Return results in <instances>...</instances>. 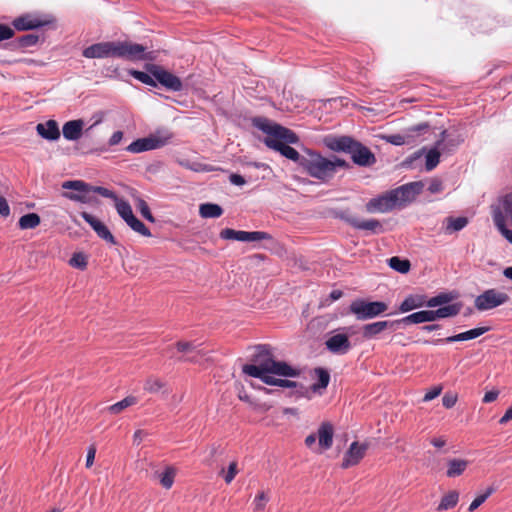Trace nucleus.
I'll return each instance as SVG.
<instances>
[{"label": "nucleus", "instance_id": "7c9ffc66", "mask_svg": "<svg viewBox=\"0 0 512 512\" xmlns=\"http://www.w3.org/2000/svg\"><path fill=\"white\" fill-rule=\"evenodd\" d=\"M199 213L203 218H218L223 214V209L218 204L204 203L200 205Z\"/></svg>", "mask_w": 512, "mask_h": 512}, {"label": "nucleus", "instance_id": "f257e3e1", "mask_svg": "<svg viewBox=\"0 0 512 512\" xmlns=\"http://www.w3.org/2000/svg\"><path fill=\"white\" fill-rule=\"evenodd\" d=\"M242 372L250 377L260 379L263 383L273 375L279 377H298L301 374L299 368L293 367L285 361H278L274 357L273 348L269 344L255 346L251 356V363L242 367Z\"/></svg>", "mask_w": 512, "mask_h": 512}, {"label": "nucleus", "instance_id": "dca6fc26", "mask_svg": "<svg viewBox=\"0 0 512 512\" xmlns=\"http://www.w3.org/2000/svg\"><path fill=\"white\" fill-rule=\"evenodd\" d=\"M81 217L92 227L98 237L106 242L115 245L116 241L107 226L88 212H82Z\"/></svg>", "mask_w": 512, "mask_h": 512}, {"label": "nucleus", "instance_id": "1a4fd4ad", "mask_svg": "<svg viewBox=\"0 0 512 512\" xmlns=\"http://www.w3.org/2000/svg\"><path fill=\"white\" fill-rule=\"evenodd\" d=\"M388 309V305L382 301H365V300H355L350 306L349 310L353 313L358 320H368L375 318L383 313H385Z\"/></svg>", "mask_w": 512, "mask_h": 512}, {"label": "nucleus", "instance_id": "aec40b11", "mask_svg": "<svg viewBox=\"0 0 512 512\" xmlns=\"http://www.w3.org/2000/svg\"><path fill=\"white\" fill-rule=\"evenodd\" d=\"M164 142L158 137H147L137 139L127 146L126 150L131 153H141L153 149L160 148Z\"/></svg>", "mask_w": 512, "mask_h": 512}, {"label": "nucleus", "instance_id": "864d4df0", "mask_svg": "<svg viewBox=\"0 0 512 512\" xmlns=\"http://www.w3.org/2000/svg\"><path fill=\"white\" fill-rule=\"evenodd\" d=\"M489 329H490L489 327H477V328L465 331V332H463L464 339H465V341L475 339V338L483 335L487 331H489Z\"/></svg>", "mask_w": 512, "mask_h": 512}, {"label": "nucleus", "instance_id": "09e8293b", "mask_svg": "<svg viewBox=\"0 0 512 512\" xmlns=\"http://www.w3.org/2000/svg\"><path fill=\"white\" fill-rule=\"evenodd\" d=\"M174 478L175 470L169 467L161 474L160 483L164 488L170 489L174 483Z\"/></svg>", "mask_w": 512, "mask_h": 512}, {"label": "nucleus", "instance_id": "4be33fe9", "mask_svg": "<svg viewBox=\"0 0 512 512\" xmlns=\"http://www.w3.org/2000/svg\"><path fill=\"white\" fill-rule=\"evenodd\" d=\"M346 223L358 230H367L378 234L383 232V226L377 219L359 220L355 217H343Z\"/></svg>", "mask_w": 512, "mask_h": 512}, {"label": "nucleus", "instance_id": "79ce46f5", "mask_svg": "<svg viewBox=\"0 0 512 512\" xmlns=\"http://www.w3.org/2000/svg\"><path fill=\"white\" fill-rule=\"evenodd\" d=\"M130 74L137 79L138 81L142 82L143 84L156 87L157 83L155 81V78L147 71H138V70H131Z\"/></svg>", "mask_w": 512, "mask_h": 512}, {"label": "nucleus", "instance_id": "ea45409f", "mask_svg": "<svg viewBox=\"0 0 512 512\" xmlns=\"http://www.w3.org/2000/svg\"><path fill=\"white\" fill-rule=\"evenodd\" d=\"M127 225L134 230L135 232L139 233L142 236L150 237L151 232L146 227V225L140 221L138 218L135 217V215L127 222Z\"/></svg>", "mask_w": 512, "mask_h": 512}, {"label": "nucleus", "instance_id": "c85d7f7f", "mask_svg": "<svg viewBox=\"0 0 512 512\" xmlns=\"http://www.w3.org/2000/svg\"><path fill=\"white\" fill-rule=\"evenodd\" d=\"M75 192H65L63 196L69 200L80 202V203H92L95 198L91 195L93 190L87 189H73Z\"/></svg>", "mask_w": 512, "mask_h": 512}, {"label": "nucleus", "instance_id": "20e7f679", "mask_svg": "<svg viewBox=\"0 0 512 512\" xmlns=\"http://www.w3.org/2000/svg\"><path fill=\"white\" fill-rule=\"evenodd\" d=\"M349 163L344 159L333 156L326 158L320 153L308 150L301 162V168L311 177L322 182L331 180L339 168L348 169Z\"/></svg>", "mask_w": 512, "mask_h": 512}, {"label": "nucleus", "instance_id": "603ef678", "mask_svg": "<svg viewBox=\"0 0 512 512\" xmlns=\"http://www.w3.org/2000/svg\"><path fill=\"white\" fill-rule=\"evenodd\" d=\"M69 264L74 268L84 270L87 267V257L83 253H74Z\"/></svg>", "mask_w": 512, "mask_h": 512}, {"label": "nucleus", "instance_id": "0eeeda50", "mask_svg": "<svg viewBox=\"0 0 512 512\" xmlns=\"http://www.w3.org/2000/svg\"><path fill=\"white\" fill-rule=\"evenodd\" d=\"M56 18L51 14L24 13L12 21V28L17 31H30L46 26H53Z\"/></svg>", "mask_w": 512, "mask_h": 512}, {"label": "nucleus", "instance_id": "c9c22d12", "mask_svg": "<svg viewBox=\"0 0 512 512\" xmlns=\"http://www.w3.org/2000/svg\"><path fill=\"white\" fill-rule=\"evenodd\" d=\"M41 222L40 216L36 213H28L23 215L19 219V227L23 230L25 229H34L36 228Z\"/></svg>", "mask_w": 512, "mask_h": 512}, {"label": "nucleus", "instance_id": "4468645a", "mask_svg": "<svg viewBox=\"0 0 512 512\" xmlns=\"http://www.w3.org/2000/svg\"><path fill=\"white\" fill-rule=\"evenodd\" d=\"M367 449V444H359L357 441L352 442L344 455L341 467L347 469L357 465L364 458Z\"/></svg>", "mask_w": 512, "mask_h": 512}, {"label": "nucleus", "instance_id": "a211bd4d", "mask_svg": "<svg viewBox=\"0 0 512 512\" xmlns=\"http://www.w3.org/2000/svg\"><path fill=\"white\" fill-rule=\"evenodd\" d=\"M326 348L333 354L343 355L351 349L348 335L338 333L329 337L325 342Z\"/></svg>", "mask_w": 512, "mask_h": 512}, {"label": "nucleus", "instance_id": "680f3d73", "mask_svg": "<svg viewBox=\"0 0 512 512\" xmlns=\"http://www.w3.org/2000/svg\"><path fill=\"white\" fill-rule=\"evenodd\" d=\"M0 215L2 217H8L10 215V207L4 196L0 194Z\"/></svg>", "mask_w": 512, "mask_h": 512}, {"label": "nucleus", "instance_id": "412c9836", "mask_svg": "<svg viewBox=\"0 0 512 512\" xmlns=\"http://www.w3.org/2000/svg\"><path fill=\"white\" fill-rule=\"evenodd\" d=\"M204 79L200 74L192 73L189 74L184 80H182V91L185 94H194L200 96L205 91L203 89Z\"/></svg>", "mask_w": 512, "mask_h": 512}, {"label": "nucleus", "instance_id": "5701e85b", "mask_svg": "<svg viewBox=\"0 0 512 512\" xmlns=\"http://www.w3.org/2000/svg\"><path fill=\"white\" fill-rule=\"evenodd\" d=\"M334 436V428L330 422H323L318 428L317 438L320 452L328 450L332 447Z\"/></svg>", "mask_w": 512, "mask_h": 512}, {"label": "nucleus", "instance_id": "a878e982", "mask_svg": "<svg viewBox=\"0 0 512 512\" xmlns=\"http://www.w3.org/2000/svg\"><path fill=\"white\" fill-rule=\"evenodd\" d=\"M83 130L82 120L68 121L63 125V136L67 140H77L81 137Z\"/></svg>", "mask_w": 512, "mask_h": 512}, {"label": "nucleus", "instance_id": "2eb2a0df", "mask_svg": "<svg viewBox=\"0 0 512 512\" xmlns=\"http://www.w3.org/2000/svg\"><path fill=\"white\" fill-rule=\"evenodd\" d=\"M365 207L366 211L369 213H386L393 210L396 206L394 204L390 191H388L379 197L372 198L371 200H369L366 203Z\"/></svg>", "mask_w": 512, "mask_h": 512}, {"label": "nucleus", "instance_id": "49530a36", "mask_svg": "<svg viewBox=\"0 0 512 512\" xmlns=\"http://www.w3.org/2000/svg\"><path fill=\"white\" fill-rule=\"evenodd\" d=\"M276 375H273L271 378H267V382L265 384L270 386H279L283 388H295L297 387V382L288 380V379H281L275 377Z\"/></svg>", "mask_w": 512, "mask_h": 512}, {"label": "nucleus", "instance_id": "774afa93", "mask_svg": "<svg viewBox=\"0 0 512 512\" xmlns=\"http://www.w3.org/2000/svg\"><path fill=\"white\" fill-rule=\"evenodd\" d=\"M498 395H499V391L498 390L488 391V392L485 393L482 401L484 403H491V402H493V401H495L497 399Z\"/></svg>", "mask_w": 512, "mask_h": 512}, {"label": "nucleus", "instance_id": "473e14b6", "mask_svg": "<svg viewBox=\"0 0 512 512\" xmlns=\"http://www.w3.org/2000/svg\"><path fill=\"white\" fill-rule=\"evenodd\" d=\"M463 140L459 137H450L446 131L441 133V139L437 141V148L450 151L457 147Z\"/></svg>", "mask_w": 512, "mask_h": 512}, {"label": "nucleus", "instance_id": "423d86ee", "mask_svg": "<svg viewBox=\"0 0 512 512\" xmlns=\"http://www.w3.org/2000/svg\"><path fill=\"white\" fill-rule=\"evenodd\" d=\"M459 304H450L438 308L437 310H422L412 313L404 318H401L403 324H420L424 322H432L437 319L453 317L460 312Z\"/></svg>", "mask_w": 512, "mask_h": 512}, {"label": "nucleus", "instance_id": "6e6d98bb", "mask_svg": "<svg viewBox=\"0 0 512 512\" xmlns=\"http://www.w3.org/2000/svg\"><path fill=\"white\" fill-rule=\"evenodd\" d=\"M457 341H465L464 339V334L463 332L462 333H459V334H456V335H453V336H449L445 339H437L435 341H428V340H424L423 343L424 344H429V343H432V344H440V343H453V342H457Z\"/></svg>", "mask_w": 512, "mask_h": 512}, {"label": "nucleus", "instance_id": "b1692460", "mask_svg": "<svg viewBox=\"0 0 512 512\" xmlns=\"http://www.w3.org/2000/svg\"><path fill=\"white\" fill-rule=\"evenodd\" d=\"M39 42V36L36 34L22 35L6 44V48L11 51L24 50L35 46Z\"/></svg>", "mask_w": 512, "mask_h": 512}, {"label": "nucleus", "instance_id": "de8ad7c7", "mask_svg": "<svg viewBox=\"0 0 512 512\" xmlns=\"http://www.w3.org/2000/svg\"><path fill=\"white\" fill-rule=\"evenodd\" d=\"M494 492V488L493 487H488L487 490L481 494V495H478L472 502L471 504L469 505V512H473L475 511L480 505H482L486 500L487 498Z\"/></svg>", "mask_w": 512, "mask_h": 512}, {"label": "nucleus", "instance_id": "2f4dec72", "mask_svg": "<svg viewBox=\"0 0 512 512\" xmlns=\"http://www.w3.org/2000/svg\"><path fill=\"white\" fill-rule=\"evenodd\" d=\"M459 501V493L456 490L449 491L445 494L437 507L438 511L449 510L454 508Z\"/></svg>", "mask_w": 512, "mask_h": 512}, {"label": "nucleus", "instance_id": "a19ab883", "mask_svg": "<svg viewBox=\"0 0 512 512\" xmlns=\"http://www.w3.org/2000/svg\"><path fill=\"white\" fill-rule=\"evenodd\" d=\"M238 472L239 470L237 461H232L229 464L227 471H225L224 468L220 470L219 476H223L225 483L230 484L234 480Z\"/></svg>", "mask_w": 512, "mask_h": 512}, {"label": "nucleus", "instance_id": "39448f33", "mask_svg": "<svg viewBox=\"0 0 512 512\" xmlns=\"http://www.w3.org/2000/svg\"><path fill=\"white\" fill-rule=\"evenodd\" d=\"M324 143L332 151L350 154L353 163L360 167H370L376 163L374 153L350 136H328Z\"/></svg>", "mask_w": 512, "mask_h": 512}, {"label": "nucleus", "instance_id": "5fc2aeb1", "mask_svg": "<svg viewBox=\"0 0 512 512\" xmlns=\"http://www.w3.org/2000/svg\"><path fill=\"white\" fill-rule=\"evenodd\" d=\"M176 349L185 354H191L196 352V346L193 344V342L188 341H178L176 344Z\"/></svg>", "mask_w": 512, "mask_h": 512}, {"label": "nucleus", "instance_id": "6ab92c4d", "mask_svg": "<svg viewBox=\"0 0 512 512\" xmlns=\"http://www.w3.org/2000/svg\"><path fill=\"white\" fill-rule=\"evenodd\" d=\"M403 324L401 319L394 321H377L363 326L362 334L366 339H371L382 333L384 330L390 328L395 329L396 326Z\"/></svg>", "mask_w": 512, "mask_h": 512}, {"label": "nucleus", "instance_id": "58836bf2", "mask_svg": "<svg viewBox=\"0 0 512 512\" xmlns=\"http://www.w3.org/2000/svg\"><path fill=\"white\" fill-rule=\"evenodd\" d=\"M137 399L134 396H127L121 401L111 405L108 407V411L112 414H118L122 412L124 409L136 404Z\"/></svg>", "mask_w": 512, "mask_h": 512}, {"label": "nucleus", "instance_id": "e2e57ef3", "mask_svg": "<svg viewBox=\"0 0 512 512\" xmlns=\"http://www.w3.org/2000/svg\"><path fill=\"white\" fill-rule=\"evenodd\" d=\"M387 141L393 145L401 146L406 143L405 136L401 134H393L387 137Z\"/></svg>", "mask_w": 512, "mask_h": 512}, {"label": "nucleus", "instance_id": "cd10ccee", "mask_svg": "<svg viewBox=\"0 0 512 512\" xmlns=\"http://www.w3.org/2000/svg\"><path fill=\"white\" fill-rule=\"evenodd\" d=\"M426 306V297L423 295H410L400 304L399 310L402 313L409 312L416 308Z\"/></svg>", "mask_w": 512, "mask_h": 512}, {"label": "nucleus", "instance_id": "052dcab7", "mask_svg": "<svg viewBox=\"0 0 512 512\" xmlns=\"http://www.w3.org/2000/svg\"><path fill=\"white\" fill-rule=\"evenodd\" d=\"M442 387L441 386H435L431 390H429L423 397L424 402L431 401L438 397L441 394Z\"/></svg>", "mask_w": 512, "mask_h": 512}, {"label": "nucleus", "instance_id": "4d7b16f0", "mask_svg": "<svg viewBox=\"0 0 512 512\" xmlns=\"http://www.w3.org/2000/svg\"><path fill=\"white\" fill-rule=\"evenodd\" d=\"M14 29L4 23H0V42L10 40L14 37Z\"/></svg>", "mask_w": 512, "mask_h": 512}, {"label": "nucleus", "instance_id": "ddd939ff", "mask_svg": "<svg viewBox=\"0 0 512 512\" xmlns=\"http://www.w3.org/2000/svg\"><path fill=\"white\" fill-rule=\"evenodd\" d=\"M220 237L225 240H237V241H261L270 240L272 236L264 231H238L231 228H225L220 232Z\"/></svg>", "mask_w": 512, "mask_h": 512}, {"label": "nucleus", "instance_id": "338daca9", "mask_svg": "<svg viewBox=\"0 0 512 512\" xmlns=\"http://www.w3.org/2000/svg\"><path fill=\"white\" fill-rule=\"evenodd\" d=\"M122 139H123V132L122 131H116L110 137V139L108 141V144L110 146H115V145L119 144Z\"/></svg>", "mask_w": 512, "mask_h": 512}, {"label": "nucleus", "instance_id": "c756f323", "mask_svg": "<svg viewBox=\"0 0 512 512\" xmlns=\"http://www.w3.org/2000/svg\"><path fill=\"white\" fill-rule=\"evenodd\" d=\"M279 102H273V105H279V108L289 112H300L303 109L302 98H279Z\"/></svg>", "mask_w": 512, "mask_h": 512}, {"label": "nucleus", "instance_id": "69168bd1", "mask_svg": "<svg viewBox=\"0 0 512 512\" xmlns=\"http://www.w3.org/2000/svg\"><path fill=\"white\" fill-rule=\"evenodd\" d=\"M95 455H96V448H95L94 445H91L88 448L87 456H86V467L87 468H90L93 465L94 459H95Z\"/></svg>", "mask_w": 512, "mask_h": 512}, {"label": "nucleus", "instance_id": "13d9d810", "mask_svg": "<svg viewBox=\"0 0 512 512\" xmlns=\"http://www.w3.org/2000/svg\"><path fill=\"white\" fill-rule=\"evenodd\" d=\"M457 395L454 393H446L442 398V404L445 408H452L457 402Z\"/></svg>", "mask_w": 512, "mask_h": 512}, {"label": "nucleus", "instance_id": "72a5a7b5", "mask_svg": "<svg viewBox=\"0 0 512 512\" xmlns=\"http://www.w3.org/2000/svg\"><path fill=\"white\" fill-rule=\"evenodd\" d=\"M445 231L446 233H453L462 230L468 224V219L466 217H447L445 219Z\"/></svg>", "mask_w": 512, "mask_h": 512}, {"label": "nucleus", "instance_id": "7ed1b4c3", "mask_svg": "<svg viewBox=\"0 0 512 512\" xmlns=\"http://www.w3.org/2000/svg\"><path fill=\"white\" fill-rule=\"evenodd\" d=\"M82 55L85 58H119L127 61L154 60L153 52H147V47L130 41H107L86 47Z\"/></svg>", "mask_w": 512, "mask_h": 512}, {"label": "nucleus", "instance_id": "6e6552de", "mask_svg": "<svg viewBox=\"0 0 512 512\" xmlns=\"http://www.w3.org/2000/svg\"><path fill=\"white\" fill-rule=\"evenodd\" d=\"M490 215L495 227L512 225V191L495 199L490 205Z\"/></svg>", "mask_w": 512, "mask_h": 512}, {"label": "nucleus", "instance_id": "c03bdc74", "mask_svg": "<svg viewBox=\"0 0 512 512\" xmlns=\"http://www.w3.org/2000/svg\"><path fill=\"white\" fill-rule=\"evenodd\" d=\"M453 297L449 293H440L426 300L427 307H437L449 303Z\"/></svg>", "mask_w": 512, "mask_h": 512}, {"label": "nucleus", "instance_id": "f03ea898", "mask_svg": "<svg viewBox=\"0 0 512 512\" xmlns=\"http://www.w3.org/2000/svg\"><path fill=\"white\" fill-rule=\"evenodd\" d=\"M252 125L266 134L263 143L270 149L279 152L285 158L296 162L301 167L303 155L290 146L299 141L298 136L290 129L281 126L266 117H254Z\"/></svg>", "mask_w": 512, "mask_h": 512}, {"label": "nucleus", "instance_id": "8fccbe9b", "mask_svg": "<svg viewBox=\"0 0 512 512\" xmlns=\"http://www.w3.org/2000/svg\"><path fill=\"white\" fill-rule=\"evenodd\" d=\"M269 501V496L265 491H260L254 498L253 505L254 511L259 512L263 511L266 507V504Z\"/></svg>", "mask_w": 512, "mask_h": 512}, {"label": "nucleus", "instance_id": "9d476101", "mask_svg": "<svg viewBox=\"0 0 512 512\" xmlns=\"http://www.w3.org/2000/svg\"><path fill=\"white\" fill-rule=\"evenodd\" d=\"M146 69L162 87L168 91L181 92L182 80L175 74L156 64H147Z\"/></svg>", "mask_w": 512, "mask_h": 512}, {"label": "nucleus", "instance_id": "9b49d317", "mask_svg": "<svg viewBox=\"0 0 512 512\" xmlns=\"http://www.w3.org/2000/svg\"><path fill=\"white\" fill-rule=\"evenodd\" d=\"M510 297L497 289H487L475 298L474 306L478 311H487L506 304Z\"/></svg>", "mask_w": 512, "mask_h": 512}, {"label": "nucleus", "instance_id": "f3484780", "mask_svg": "<svg viewBox=\"0 0 512 512\" xmlns=\"http://www.w3.org/2000/svg\"><path fill=\"white\" fill-rule=\"evenodd\" d=\"M62 188L63 189L93 190V193H97L105 198H110L113 200H117V198H118L113 191H111L105 187H101V186H92L82 180L65 181L62 184Z\"/></svg>", "mask_w": 512, "mask_h": 512}, {"label": "nucleus", "instance_id": "0e129e2a", "mask_svg": "<svg viewBox=\"0 0 512 512\" xmlns=\"http://www.w3.org/2000/svg\"><path fill=\"white\" fill-rule=\"evenodd\" d=\"M510 225H504V226H498V227H495L498 232L507 240L509 241L511 244H512V230H510L508 227Z\"/></svg>", "mask_w": 512, "mask_h": 512}, {"label": "nucleus", "instance_id": "bb28decb", "mask_svg": "<svg viewBox=\"0 0 512 512\" xmlns=\"http://www.w3.org/2000/svg\"><path fill=\"white\" fill-rule=\"evenodd\" d=\"M469 465V461L460 458H452L447 461L446 476L455 478L462 475Z\"/></svg>", "mask_w": 512, "mask_h": 512}, {"label": "nucleus", "instance_id": "f704fd0d", "mask_svg": "<svg viewBox=\"0 0 512 512\" xmlns=\"http://www.w3.org/2000/svg\"><path fill=\"white\" fill-rule=\"evenodd\" d=\"M315 373L318 376V382L311 386L313 392H319L327 388L330 381V374L323 368H316Z\"/></svg>", "mask_w": 512, "mask_h": 512}, {"label": "nucleus", "instance_id": "f8f14e48", "mask_svg": "<svg viewBox=\"0 0 512 512\" xmlns=\"http://www.w3.org/2000/svg\"><path fill=\"white\" fill-rule=\"evenodd\" d=\"M422 182H411L390 190L395 206L412 202L422 192Z\"/></svg>", "mask_w": 512, "mask_h": 512}, {"label": "nucleus", "instance_id": "e433bc0d", "mask_svg": "<svg viewBox=\"0 0 512 512\" xmlns=\"http://www.w3.org/2000/svg\"><path fill=\"white\" fill-rule=\"evenodd\" d=\"M388 264L393 270L403 273V274L409 272L410 267H411L409 260L401 259L397 256L391 257L388 260Z\"/></svg>", "mask_w": 512, "mask_h": 512}, {"label": "nucleus", "instance_id": "bf43d9fd", "mask_svg": "<svg viewBox=\"0 0 512 512\" xmlns=\"http://www.w3.org/2000/svg\"><path fill=\"white\" fill-rule=\"evenodd\" d=\"M428 191L431 194L440 193L443 191V183L440 179L434 178L431 180L428 186Z\"/></svg>", "mask_w": 512, "mask_h": 512}, {"label": "nucleus", "instance_id": "37998d69", "mask_svg": "<svg viewBox=\"0 0 512 512\" xmlns=\"http://www.w3.org/2000/svg\"><path fill=\"white\" fill-rule=\"evenodd\" d=\"M135 206L140 211L141 215L150 222H154L155 218L152 215L147 202L141 197L135 198Z\"/></svg>", "mask_w": 512, "mask_h": 512}, {"label": "nucleus", "instance_id": "4c0bfd02", "mask_svg": "<svg viewBox=\"0 0 512 512\" xmlns=\"http://www.w3.org/2000/svg\"><path fill=\"white\" fill-rule=\"evenodd\" d=\"M116 201V210L121 218L127 223L134 216L132 208L127 201L120 200L117 198Z\"/></svg>", "mask_w": 512, "mask_h": 512}, {"label": "nucleus", "instance_id": "393cba45", "mask_svg": "<svg viewBox=\"0 0 512 512\" xmlns=\"http://www.w3.org/2000/svg\"><path fill=\"white\" fill-rule=\"evenodd\" d=\"M36 130L41 137L47 140H57L60 137L59 127L55 120L39 123Z\"/></svg>", "mask_w": 512, "mask_h": 512}, {"label": "nucleus", "instance_id": "a18cd8bd", "mask_svg": "<svg viewBox=\"0 0 512 512\" xmlns=\"http://www.w3.org/2000/svg\"><path fill=\"white\" fill-rule=\"evenodd\" d=\"M439 149L440 148H434V149H431L427 155H426V170L427 171H431L433 170L439 163L440 161V152H439Z\"/></svg>", "mask_w": 512, "mask_h": 512}, {"label": "nucleus", "instance_id": "3c124183", "mask_svg": "<svg viewBox=\"0 0 512 512\" xmlns=\"http://www.w3.org/2000/svg\"><path fill=\"white\" fill-rule=\"evenodd\" d=\"M164 386L163 382L156 377H149L144 383V390L149 393H156Z\"/></svg>", "mask_w": 512, "mask_h": 512}]
</instances>
